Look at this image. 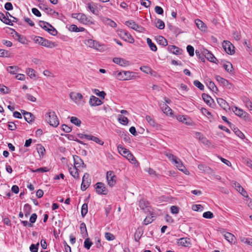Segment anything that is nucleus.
I'll return each instance as SVG.
<instances>
[{
  "mask_svg": "<svg viewBox=\"0 0 252 252\" xmlns=\"http://www.w3.org/2000/svg\"><path fill=\"white\" fill-rule=\"evenodd\" d=\"M7 71L11 74H16L18 71L19 68L16 66H10L7 67Z\"/></svg>",
  "mask_w": 252,
  "mask_h": 252,
  "instance_id": "42",
  "label": "nucleus"
},
{
  "mask_svg": "<svg viewBox=\"0 0 252 252\" xmlns=\"http://www.w3.org/2000/svg\"><path fill=\"white\" fill-rule=\"evenodd\" d=\"M147 42L151 50L153 51H156L157 50V47L156 45L152 42L150 38H147Z\"/></svg>",
  "mask_w": 252,
  "mask_h": 252,
  "instance_id": "47",
  "label": "nucleus"
},
{
  "mask_svg": "<svg viewBox=\"0 0 252 252\" xmlns=\"http://www.w3.org/2000/svg\"><path fill=\"white\" fill-rule=\"evenodd\" d=\"M140 69L142 71H143L147 74H150L151 75H153V76H155L156 73V72H155L149 66H141L140 68Z\"/></svg>",
  "mask_w": 252,
  "mask_h": 252,
  "instance_id": "33",
  "label": "nucleus"
},
{
  "mask_svg": "<svg viewBox=\"0 0 252 252\" xmlns=\"http://www.w3.org/2000/svg\"><path fill=\"white\" fill-rule=\"evenodd\" d=\"M102 103V102L98 98L94 96H91L89 100V104L93 106L100 105Z\"/></svg>",
  "mask_w": 252,
  "mask_h": 252,
  "instance_id": "24",
  "label": "nucleus"
},
{
  "mask_svg": "<svg viewBox=\"0 0 252 252\" xmlns=\"http://www.w3.org/2000/svg\"><path fill=\"white\" fill-rule=\"evenodd\" d=\"M118 151L119 153L124 157H126V156L129 153L130 151L124 148L121 145H119L117 147Z\"/></svg>",
  "mask_w": 252,
  "mask_h": 252,
  "instance_id": "30",
  "label": "nucleus"
},
{
  "mask_svg": "<svg viewBox=\"0 0 252 252\" xmlns=\"http://www.w3.org/2000/svg\"><path fill=\"white\" fill-rule=\"evenodd\" d=\"M223 67L226 71L228 72H231L233 70L232 64L229 62H226L223 64Z\"/></svg>",
  "mask_w": 252,
  "mask_h": 252,
  "instance_id": "48",
  "label": "nucleus"
},
{
  "mask_svg": "<svg viewBox=\"0 0 252 252\" xmlns=\"http://www.w3.org/2000/svg\"><path fill=\"white\" fill-rule=\"evenodd\" d=\"M242 100L243 102L245 103L246 107L250 110H252V102L251 101L249 98L246 97H243L242 98Z\"/></svg>",
  "mask_w": 252,
  "mask_h": 252,
  "instance_id": "38",
  "label": "nucleus"
},
{
  "mask_svg": "<svg viewBox=\"0 0 252 252\" xmlns=\"http://www.w3.org/2000/svg\"><path fill=\"white\" fill-rule=\"evenodd\" d=\"M81 138H84L88 140H92L101 145H103L104 144V142L101 140L93 135L84 134Z\"/></svg>",
  "mask_w": 252,
  "mask_h": 252,
  "instance_id": "19",
  "label": "nucleus"
},
{
  "mask_svg": "<svg viewBox=\"0 0 252 252\" xmlns=\"http://www.w3.org/2000/svg\"><path fill=\"white\" fill-rule=\"evenodd\" d=\"M146 120L150 125H151L152 126H155V122L154 119L151 117H150L149 116H147L146 117Z\"/></svg>",
  "mask_w": 252,
  "mask_h": 252,
  "instance_id": "63",
  "label": "nucleus"
},
{
  "mask_svg": "<svg viewBox=\"0 0 252 252\" xmlns=\"http://www.w3.org/2000/svg\"><path fill=\"white\" fill-rule=\"evenodd\" d=\"M233 37L237 41H239L241 39L240 32L238 31H235L233 33Z\"/></svg>",
  "mask_w": 252,
  "mask_h": 252,
  "instance_id": "60",
  "label": "nucleus"
},
{
  "mask_svg": "<svg viewBox=\"0 0 252 252\" xmlns=\"http://www.w3.org/2000/svg\"><path fill=\"white\" fill-rule=\"evenodd\" d=\"M26 72L31 78H37L36 71L33 69L28 68L26 69Z\"/></svg>",
  "mask_w": 252,
  "mask_h": 252,
  "instance_id": "37",
  "label": "nucleus"
},
{
  "mask_svg": "<svg viewBox=\"0 0 252 252\" xmlns=\"http://www.w3.org/2000/svg\"><path fill=\"white\" fill-rule=\"evenodd\" d=\"M232 186L237 191H240V189L243 188L239 183L235 181L232 182Z\"/></svg>",
  "mask_w": 252,
  "mask_h": 252,
  "instance_id": "56",
  "label": "nucleus"
},
{
  "mask_svg": "<svg viewBox=\"0 0 252 252\" xmlns=\"http://www.w3.org/2000/svg\"><path fill=\"white\" fill-rule=\"evenodd\" d=\"M203 217L206 219H212L214 217V215L211 212L208 211L203 213Z\"/></svg>",
  "mask_w": 252,
  "mask_h": 252,
  "instance_id": "59",
  "label": "nucleus"
},
{
  "mask_svg": "<svg viewBox=\"0 0 252 252\" xmlns=\"http://www.w3.org/2000/svg\"><path fill=\"white\" fill-rule=\"evenodd\" d=\"M202 98L204 100V101L208 105H211V102L213 101V99H212L211 96H210L209 95H208V94H202Z\"/></svg>",
  "mask_w": 252,
  "mask_h": 252,
  "instance_id": "46",
  "label": "nucleus"
},
{
  "mask_svg": "<svg viewBox=\"0 0 252 252\" xmlns=\"http://www.w3.org/2000/svg\"><path fill=\"white\" fill-rule=\"evenodd\" d=\"M222 47L227 54L233 55L235 53V47L230 41L224 40L222 43Z\"/></svg>",
  "mask_w": 252,
  "mask_h": 252,
  "instance_id": "9",
  "label": "nucleus"
},
{
  "mask_svg": "<svg viewBox=\"0 0 252 252\" xmlns=\"http://www.w3.org/2000/svg\"><path fill=\"white\" fill-rule=\"evenodd\" d=\"M0 92L3 94H8L10 93L9 89L3 85H0Z\"/></svg>",
  "mask_w": 252,
  "mask_h": 252,
  "instance_id": "54",
  "label": "nucleus"
},
{
  "mask_svg": "<svg viewBox=\"0 0 252 252\" xmlns=\"http://www.w3.org/2000/svg\"><path fill=\"white\" fill-rule=\"evenodd\" d=\"M139 207L145 212L150 211L149 203L144 199H141L139 201Z\"/></svg>",
  "mask_w": 252,
  "mask_h": 252,
  "instance_id": "25",
  "label": "nucleus"
},
{
  "mask_svg": "<svg viewBox=\"0 0 252 252\" xmlns=\"http://www.w3.org/2000/svg\"><path fill=\"white\" fill-rule=\"evenodd\" d=\"M87 8L92 13L97 15L98 13V10L97 8V4L94 2H90L87 4Z\"/></svg>",
  "mask_w": 252,
  "mask_h": 252,
  "instance_id": "22",
  "label": "nucleus"
},
{
  "mask_svg": "<svg viewBox=\"0 0 252 252\" xmlns=\"http://www.w3.org/2000/svg\"><path fill=\"white\" fill-rule=\"evenodd\" d=\"M206 83L209 89H211L212 91L216 92V91H218L214 83L211 81L210 79H207L206 80Z\"/></svg>",
  "mask_w": 252,
  "mask_h": 252,
  "instance_id": "39",
  "label": "nucleus"
},
{
  "mask_svg": "<svg viewBox=\"0 0 252 252\" xmlns=\"http://www.w3.org/2000/svg\"><path fill=\"white\" fill-rule=\"evenodd\" d=\"M118 34L121 38L126 41L130 43H132L134 42V38L128 32L126 31L119 30L118 31Z\"/></svg>",
  "mask_w": 252,
  "mask_h": 252,
  "instance_id": "10",
  "label": "nucleus"
},
{
  "mask_svg": "<svg viewBox=\"0 0 252 252\" xmlns=\"http://www.w3.org/2000/svg\"><path fill=\"white\" fill-rule=\"evenodd\" d=\"M156 26L159 29L162 30L164 28V22L160 19H158L155 22Z\"/></svg>",
  "mask_w": 252,
  "mask_h": 252,
  "instance_id": "50",
  "label": "nucleus"
},
{
  "mask_svg": "<svg viewBox=\"0 0 252 252\" xmlns=\"http://www.w3.org/2000/svg\"><path fill=\"white\" fill-rule=\"evenodd\" d=\"M203 54L206 58L209 61L212 63L216 62L217 60L216 58L211 53L209 52L208 50L204 51Z\"/></svg>",
  "mask_w": 252,
  "mask_h": 252,
  "instance_id": "32",
  "label": "nucleus"
},
{
  "mask_svg": "<svg viewBox=\"0 0 252 252\" xmlns=\"http://www.w3.org/2000/svg\"><path fill=\"white\" fill-rule=\"evenodd\" d=\"M135 73L130 71H116L113 73L114 76L120 80H128L135 78Z\"/></svg>",
  "mask_w": 252,
  "mask_h": 252,
  "instance_id": "2",
  "label": "nucleus"
},
{
  "mask_svg": "<svg viewBox=\"0 0 252 252\" xmlns=\"http://www.w3.org/2000/svg\"><path fill=\"white\" fill-rule=\"evenodd\" d=\"M176 118L178 121L188 126H194L195 125V123L187 115H178L176 116Z\"/></svg>",
  "mask_w": 252,
  "mask_h": 252,
  "instance_id": "7",
  "label": "nucleus"
},
{
  "mask_svg": "<svg viewBox=\"0 0 252 252\" xmlns=\"http://www.w3.org/2000/svg\"><path fill=\"white\" fill-rule=\"evenodd\" d=\"M216 80L221 85L226 87L228 89L232 88V85L224 78L220 77V76L217 75L215 77Z\"/></svg>",
  "mask_w": 252,
  "mask_h": 252,
  "instance_id": "18",
  "label": "nucleus"
},
{
  "mask_svg": "<svg viewBox=\"0 0 252 252\" xmlns=\"http://www.w3.org/2000/svg\"><path fill=\"white\" fill-rule=\"evenodd\" d=\"M195 23L197 28L202 32H205L207 30L206 25L200 20L196 19L195 20Z\"/></svg>",
  "mask_w": 252,
  "mask_h": 252,
  "instance_id": "27",
  "label": "nucleus"
},
{
  "mask_svg": "<svg viewBox=\"0 0 252 252\" xmlns=\"http://www.w3.org/2000/svg\"><path fill=\"white\" fill-rule=\"evenodd\" d=\"M178 244L184 247H189L190 244V239L187 238H182L178 240Z\"/></svg>",
  "mask_w": 252,
  "mask_h": 252,
  "instance_id": "28",
  "label": "nucleus"
},
{
  "mask_svg": "<svg viewBox=\"0 0 252 252\" xmlns=\"http://www.w3.org/2000/svg\"><path fill=\"white\" fill-rule=\"evenodd\" d=\"M39 25L42 28L48 31L52 35H55L56 34L57 31L48 23L43 21H40Z\"/></svg>",
  "mask_w": 252,
  "mask_h": 252,
  "instance_id": "11",
  "label": "nucleus"
},
{
  "mask_svg": "<svg viewBox=\"0 0 252 252\" xmlns=\"http://www.w3.org/2000/svg\"><path fill=\"white\" fill-rule=\"evenodd\" d=\"M70 122L75 125L79 126L81 125V121L77 117H72L70 118Z\"/></svg>",
  "mask_w": 252,
  "mask_h": 252,
  "instance_id": "51",
  "label": "nucleus"
},
{
  "mask_svg": "<svg viewBox=\"0 0 252 252\" xmlns=\"http://www.w3.org/2000/svg\"><path fill=\"white\" fill-rule=\"evenodd\" d=\"M126 24L128 27L140 32H143L145 31L144 28L140 26H139L138 24H137L135 22L133 21L130 20L126 21Z\"/></svg>",
  "mask_w": 252,
  "mask_h": 252,
  "instance_id": "13",
  "label": "nucleus"
},
{
  "mask_svg": "<svg viewBox=\"0 0 252 252\" xmlns=\"http://www.w3.org/2000/svg\"><path fill=\"white\" fill-rule=\"evenodd\" d=\"M80 229L81 233L82 235V237L85 238L88 236V233L86 227V225L84 223H82L80 225Z\"/></svg>",
  "mask_w": 252,
  "mask_h": 252,
  "instance_id": "41",
  "label": "nucleus"
},
{
  "mask_svg": "<svg viewBox=\"0 0 252 252\" xmlns=\"http://www.w3.org/2000/svg\"><path fill=\"white\" fill-rule=\"evenodd\" d=\"M113 62L122 67L128 66L130 65V63L128 61L121 58H114L113 59Z\"/></svg>",
  "mask_w": 252,
  "mask_h": 252,
  "instance_id": "16",
  "label": "nucleus"
},
{
  "mask_svg": "<svg viewBox=\"0 0 252 252\" xmlns=\"http://www.w3.org/2000/svg\"><path fill=\"white\" fill-rule=\"evenodd\" d=\"M70 99L77 105H82L85 101L81 94L77 92H71L69 94Z\"/></svg>",
  "mask_w": 252,
  "mask_h": 252,
  "instance_id": "6",
  "label": "nucleus"
},
{
  "mask_svg": "<svg viewBox=\"0 0 252 252\" xmlns=\"http://www.w3.org/2000/svg\"><path fill=\"white\" fill-rule=\"evenodd\" d=\"M203 207L200 204L197 205H193L192 206V209L195 211H202Z\"/></svg>",
  "mask_w": 252,
  "mask_h": 252,
  "instance_id": "64",
  "label": "nucleus"
},
{
  "mask_svg": "<svg viewBox=\"0 0 252 252\" xmlns=\"http://www.w3.org/2000/svg\"><path fill=\"white\" fill-rule=\"evenodd\" d=\"M84 43L87 46L97 50L100 49L101 46L97 41L92 39H88L85 40L84 41Z\"/></svg>",
  "mask_w": 252,
  "mask_h": 252,
  "instance_id": "14",
  "label": "nucleus"
},
{
  "mask_svg": "<svg viewBox=\"0 0 252 252\" xmlns=\"http://www.w3.org/2000/svg\"><path fill=\"white\" fill-rule=\"evenodd\" d=\"M23 114L24 115L25 119L27 122L30 123L32 122L33 120V116L31 113L25 112V111H23Z\"/></svg>",
  "mask_w": 252,
  "mask_h": 252,
  "instance_id": "40",
  "label": "nucleus"
},
{
  "mask_svg": "<svg viewBox=\"0 0 252 252\" xmlns=\"http://www.w3.org/2000/svg\"><path fill=\"white\" fill-rule=\"evenodd\" d=\"M118 120L120 124L125 126L127 125L128 123V119L122 114L118 115Z\"/></svg>",
  "mask_w": 252,
  "mask_h": 252,
  "instance_id": "36",
  "label": "nucleus"
},
{
  "mask_svg": "<svg viewBox=\"0 0 252 252\" xmlns=\"http://www.w3.org/2000/svg\"><path fill=\"white\" fill-rule=\"evenodd\" d=\"M126 158L132 164H135L137 163L136 158L130 152L126 156Z\"/></svg>",
  "mask_w": 252,
  "mask_h": 252,
  "instance_id": "45",
  "label": "nucleus"
},
{
  "mask_svg": "<svg viewBox=\"0 0 252 252\" xmlns=\"http://www.w3.org/2000/svg\"><path fill=\"white\" fill-rule=\"evenodd\" d=\"M223 236L229 243L233 244H235L236 243V238L232 233L225 232L223 234Z\"/></svg>",
  "mask_w": 252,
  "mask_h": 252,
  "instance_id": "20",
  "label": "nucleus"
},
{
  "mask_svg": "<svg viewBox=\"0 0 252 252\" xmlns=\"http://www.w3.org/2000/svg\"><path fill=\"white\" fill-rule=\"evenodd\" d=\"M232 110L237 116L240 117L245 118L247 115V113L246 112L237 107H233Z\"/></svg>",
  "mask_w": 252,
  "mask_h": 252,
  "instance_id": "21",
  "label": "nucleus"
},
{
  "mask_svg": "<svg viewBox=\"0 0 252 252\" xmlns=\"http://www.w3.org/2000/svg\"><path fill=\"white\" fill-rule=\"evenodd\" d=\"M74 167L78 168L84 164L83 160L78 156H73Z\"/></svg>",
  "mask_w": 252,
  "mask_h": 252,
  "instance_id": "26",
  "label": "nucleus"
},
{
  "mask_svg": "<svg viewBox=\"0 0 252 252\" xmlns=\"http://www.w3.org/2000/svg\"><path fill=\"white\" fill-rule=\"evenodd\" d=\"M72 17L77 19L80 23L84 25H93L94 21L92 20L91 17L87 16L85 14L81 13H76L72 14Z\"/></svg>",
  "mask_w": 252,
  "mask_h": 252,
  "instance_id": "3",
  "label": "nucleus"
},
{
  "mask_svg": "<svg viewBox=\"0 0 252 252\" xmlns=\"http://www.w3.org/2000/svg\"><path fill=\"white\" fill-rule=\"evenodd\" d=\"M218 103L221 107L223 109L226 110L229 108L227 102L221 98H218L217 99Z\"/></svg>",
  "mask_w": 252,
  "mask_h": 252,
  "instance_id": "34",
  "label": "nucleus"
},
{
  "mask_svg": "<svg viewBox=\"0 0 252 252\" xmlns=\"http://www.w3.org/2000/svg\"><path fill=\"white\" fill-rule=\"evenodd\" d=\"M200 170L203 172H207L210 170V168L203 164H199L198 166Z\"/></svg>",
  "mask_w": 252,
  "mask_h": 252,
  "instance_id": "53",
  "label": "nucleus"
},
{
  "mask_svg": "<svg viewBox=\"0 0 252 252\" xmlns=\"http://www.w3.org/2000/svg\"><path fill=\"white\" fill-rule=\"evenodd\" d=\"M95 189L96 192L99 194H106L108 192V189L105 185L101 182L96 184Z\"/></svg>",
  "mask_w": 252,
  "mask_h": 252,
  "instance_id": "12",
  "label": "nucleus"
},
{
  "mask_svg": "<svg viewBox=\"0 0 252 252\" xmlns=\"http://www.w3.org/2000/svg\"><path fill=\"white\" fill-rule=\"evenodd\" d=\"M159 107L163 112L167 116L173 117L172 110L165 102H161L159 104Z\"/></svg>",
  "mask_w": 252,
  "mask_h": 252,
  "instance_id": "15",
  "label": "nucleus"
},
{
  "mask_svg": "<svg viewBox=\"0 0 252 252\" xmlns=\"http://www.w3.org/2000/svg\"><path fill=\"white\" fill-rule=\"evenodd\" d=\"M106 180L108 185L113 187L117 182V177L113 171H109L106 173Z\"/></svg>",
  "mask_w": 252,
  "mask_h": 252,
  "instance_id": "8",
  "label": "nucleus"
},
{
  "mask_svg": "<svg viewBox=\"0 0 252 252\" xmlns=\"http://www.w3.org/2000/svg\"><path fill=\"white\" fill-rule=\"evenodd\" d=\"M88 212V205L87 204H84L82 206L81 214L83 217L85 216Z\"/></svg>",
  "mask_w": 252,
  "mask_h": 252,
  "instance_id": "57",
  "label": "nucleus"
},
{
  "mask_svg": "<svg viewBox=\"0 0 252 252\" xmlns=\"http://www.w3.org/2000/svg\"><path fill=\"white\" fill-rule=\"evenodd\" d=\"M105 237L108 241L113 240L115 239L114 235L109 232L105 233Z\"/></svg>",
  "mask_w": 252,
  "mask_h": 252,
  "instance_id": "61",
  "label": "nucleus"
},
{
  "mask_svg": "<svg viewBox=\"0 0 252 252\" xmlns=\"http://www.w3.org/2000/svg\"><path fill=\"white\" fill-rule=\"evenodd\" d=\"M170 51L173 53L178 55L180 54L182 52V50L175 46H172L169 47Z\"/></svg>",
  "mask_w": 252,
  "mask_h": 252,
  "instance_id": "49",
  "label": "nucleus"
},
{
  "mask_svg": "<svg viewBox=\"0 0 252 252\" xmlns=\"http://www.w3.org/2000/svg\"><path fill=\"white\" fill-rule=\"evenodd\" d=\"M40 158H43L45 156L46 151L44 147L41 144L37 145L36 148Z\"/></svg>",
  "mask_w": 252,
  "mask_h": 252,
  "instance_id": "29",
  "label": "nucleus"
},
{
  "mask_svg": "<svg viewBox=\"0 0 252 252\" xmlns=\"http://www.w3.org/2000/svg\"><path fill=\"white\" fill-rule=\"evenodd\" d=\"M33 40L35 43L47 48H53L57 46V44L55 42L47 40L40 36H35L33 38Z\"/></svg>",
  "mask_w": 252,
  "mask_h": 252,
  "instance_id": "4",
  "label": "nucleus"
},
{
  "mask_svg": "<svg viewBox=\"0 0 252 252\" xmlns=\"http://www.w3.org/2000/svg\"><path fill=\"white\" fill-rule=\"evenodd\" d=\"M102 21L106 25H108L112 28H115L117 26V24L109 18H104L102 19Z\"/></svg>",
  "mask_w": 252,
  "mask_h": 252,
  "instance_id": "35",
  "label": "nucleus"
},
{
  "mask_svg": "<svg viewBox=\"0 0 252 252\" xmlns=\"http://www.w3.org/2000/svg\"><path fill=\"white\" fill-rule=\"evenodd\" d=\"M193 84L196 87L198 88L200 90H204V85L202 83H201L199 81L195 80L193 82Z\"/></svg>",
  "mask_w": 252,
  "mask_h": 252,
  "instance_id": "58",
  "label": "nucleus"
},
{
  "mask_svg": "<svg viewBox=\"0 0 252 252\" xmlns=\"http://www.w3.org/2000/svg\"><path fill=\"white\" fill-rule=\"evenodd\" d=\"M93 92L96 94L97 95V96L100 97L101 98H104L105 95H106V94L103 91H102V92H100L97 89H94V91H93Z\"/></svg>",
  "mask_w": 252,
  "mask_h": 252,
  "instance_id": "52",
  "label": "nucleus"
},
{
  "mask_svg": "<svg viewBox=\"0 0 252 252\" xmlns=\"http://www.w3.org/2000/svg\"><path fill=\"white\" fill-rule=\"evenodd\" d=\"M38 246L39 243H37L36 245L32 244L30 248V251L32 252H37Z\"/></svg>",
  "mask_w": 252,
  "mask_h": 252,
  "instance_id": "62",
  "label": "nucleus"
},
{
  "mask_svg": "<svg viewBox=\"0 0 252 252\" xmlns=\"http://www.w3.org/2000/svg\"><path fill=\"white\" fill-rule=\"evenodd\" d=\"M70 174L75 179H79V169L73 166L68 169Z\"/></svg>",
  "mask_w": 252,
  "mask_h": 252,
  "instance_id": "31",
  "label": "nucleus"
},
{
  "mask_svg": "<svg viewBox=\"0 0 252 252\" xmlns=\"http://www.w3.org/2000/svg\"><path fill=\"white\" fill-rule=\"evenodd\" d=\"M158 42L164 46L167 45V41L166 39L162 36H159L157 38Z\"/></svg>",
  "mask_w": 252,
  "mask_h": 252,
  "instance_id": "44",
  "label": "nucleus"
},
{
  "mask_svg": "<svg viewBox=\"0 0 252 252\" xmlns=\"http://www.w3.org/2000/svg\"><path fill=\"white\" fill-rule=\"evenodd\" d=\"M89 174L85 173L82 178V182L81 186V188L83 190H85L89 186V182L88 181Z\"/></svg>",
  "mask_w": 252,
  "mask_h": 252,
  "instance_id": "23",
  "label": "nucleus"
},
{
  "mask_svg": "<svg viewBox=\"0 0 252 252\" xmlns=\"http://www.w3.org/2000/svg\"><path fill=\"white\" fill-rule=\"evenodd\" d=\"M0 20H1L3 23L12 25L13 22H16L17 19L14 17H12V19H9L8 17H7L6 15H4L3 13H0Z\"/></svg>",
  "mask_w": 252,
  "mask_h": 252,
  "instance_id": "17",
  "label": "nucleus"
},
{
  "mask_svg": "<svg viewBox=\"0 0 252 252\" xmlns=\"http://www.w3.org/2000/svg\"><path fill=\"white\" fill-rule=\"evenodd\" d=\"M164 155L167 158L174 164L178 169L185 173L186 174H188L189 172L186 169L185 166L183 165L182 161L178 158L177 157L174 156L172 154L165 152Z\"/></svg>",
  "mask_w": 252,
  "mask_h": 252,
  "instance_id": "1",
  "label": "nucleus"
},
{
  "mask_svg": "<svg viewBox=\"0 0 252 252\" xmlns=\"http://www.w3.org/2000/svg\"><path fill=\"white\" fill-rule=\"evenodd\" d=\"M155 216L153 214H151L149 216H147L144 220V224L147 225L151 223L155 219Z\"/></svg>",
  "mask_w": 252,
  "mask_h": 252,
  "instance_id": "43",
  "label": "nucleus"
},
{
  "mask_svg": "<svg viewBox=\"0 0 252 252\" xmlns=\"http://www.w3.org/2000/svg\"><path fill=\"white\" fill-rule=\"evenodd\" d=\"M92 244L93 243L90 240L89 238H87L84 242V247L87 250H89L90 249Z\"/></svg>",
  "mask_w": 252,
  "mask_h": 252,
  "instance_id": "55",
  "label": "nucleus"
},
{
  "mask_svg": "<svg viewBox=\"0 0 252 252\" xmlns=\"http://www.w3.org/2000/svg\"><path fill=\"white\" fill-rule=\"evenodd\" d=\"M46 121L50 126L57 127L59 124V121L54 111H49L45 115Z\"/></svg>",
  "mask_w": 252,
  "mask_h": 252,
  "instance_id": "5",
  "label": "nucleus"
}]
</instances>
